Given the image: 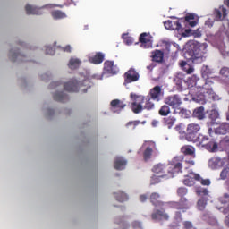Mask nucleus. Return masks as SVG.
<instances>
[{"label": "nucleus", "instance_id": "21", "mask_svg": "<svg viewBox=\"0 0 229 229\" xmlns=\"http://www.w3.org/2000/svg\"><path fill=\"white\" fill-rule=\"evenodd\" d=\"M151 55L152 62H157V64L164 62V51L157 49L152 51Z\"/></svg>", "mask_w": 229, "mask_h": 229}, {"label": "nucleus", "instance_id": "44", "mask_svg": "<svg viewBox=\"0 0 229 229\" xmlns=\"http://www.w3.org/2000/svg\"><path fill=\"white\" fill-rule=\"evenodd\" d=\"M122 38L127 46H131L133 44V38L129 37L128 34H123Z\"/></svg>", "mask_w": 229, "mask_h": 229}, {"label": "nucleus", "instance_id": "39", "mask_svg": "<svg viewBox=\"0 0 229 229\" xmlns=\"http://www.w3.org/2000/svg\"><path fill=\"white\" fill-rule=\"evenodd\" d=\"M80 64L81 62L79 59L72 58L69 61L68 67L72 70L78 69V67H80Z\"/></svg>", "mask_w": 229, "mask_h": 229}, {"label": "nucleus", "instance_id": "28", "mask_svg": "<svg viewBox=\"0 0 229 229\" xmlns=\"http://www.w3.org/2000/svg\"><path fill=\"white\" fill-rule=\"evenodd\" d=\"M181 151L182 153H183V155L192 157V158H196V149L192 146L185 145L182 147Z\"/></svg>", "mask_w": 229, "mask_h": 229}, {"label": "nucleus", "instance_id": "60", "mask_svg": "<svg viewBox=\"0 0 229 229\" xmlns=\"http://www.w3.org/2000/svg\"><path fill=\"white\" fill-rule=\"evenodd\" d=\"M191 30H189V29H186L185 30V33H182V37H189V35H191Z\"/></svg>", "mask_w": 229, "mask_h": 229}, {"label": "nucleus", "instance_id": "32", "mask_svg": "<svg viewBox=\"0 0 229 229\" xmlns=\"http://www.w3.org/2000/svg\"><path fill=\"white\" fill-rule=\"evenodd\" d=\"M199 81L205 83V80L199 79V77H198L196 74H193L190 79V82L192 83V87H195L196 89H201V84H199Z\"/></svg>", "mask_w": 229, "mask_h": 229}, {"label": "nucleus", "instance_id": "48", "mask_svg": "<svg viewBox=\"0 0 229 229\" xmlns=\"http://www.w3.org/2000/svg\"><path fill=\"white\" fill-rule=\"evenodd\" d=\"M131 226L133 229H142V222L133 221L131 223Z\"/></svg>", "mask_w": 229, "mask_h": 229}, {"label": "nucleus", "instance_id": "61", "mask_svg": "<svg viewBox=\"0 0 229 229\" xmlns=\"http://www.w3.org/2000/svg\"><path fill=\"white\" fill-rule=\"evenodd\" d=\"M147 69L148 71H153V69H155V64H150V65L147 66Z\"/></svg>", "mask_w": 229, "mask_h": 229}, {"label": "nucleus", "instance_id": "47", "mask_svg": "<svg viewBox=\"0 0 229 229\" xmlns=\"http://www.w3.org/2000/svg\"><path fill=\"white\" fill-rule=\"evenodd\" d=\"M219 201L223 205H225L226 203H229V194L225 193L224 196L219 199Z\"/></svg>", "mask_w": 229, "mask_h": 229}, {"label": "nucleus", "instance_id": "42", "mask_svg": "<svg viewBox=\"0 0 229 229\" xmlns=\"http://www.w3.org/2000/svg\"><path fill=\"white\" fill-rule=\"evenodd\" d=\"M52 17L54 19H65L66 15H65V13L57 10V11L52 12Z\"/></svg>", "mask_w": 229, "mask_h": 229}, {"label": "nucleus", "instance_id": "1", "mask_svg": "<svg viewBox=\"0 0 229 229\" xmlns=\"http://www.w3.org/2000/svg\"><path fill=\"white\" fill-rule=\"evenodd\" d=\"M183 157L178 156L172 159V161L166 165V171L168 174L174 176L178 173H182L183 169Z\"/></svg>", "mask_w": 229, "mask_h": 229}, {"label": "nucleus", "instance_id": "36", "mask_svg": "<svg viewBox=\"0 0 229 229\" xmlns=\"http://www.w3.org/2000/svg\"><path fill=\"white\" fill-rule=\"evenodd\" d=\"M126 108V103L124 100L115 99V113L120 114L122 110Z\"/></svg>", "mask_w": 229, "mask_h": 229}, {"label": "nucleus", "instance_id": "62", "mask_svg": "<svg viewBox=\"0 0 229 229\" xmlns=\"http://www.w3.org/2000/svg\"><path fill=\"white\" fill-rule=\"evenodd\" d=\"M225 223L227 226H229V215L225 217Z\"/></svg>", "mask_w": 229, "mask_h": 229}, {"label": "nucleus", "instance_id": "11", "mask_svg": "<svg viewBox=\"0 0 229 229\" xmlns=\"http://www.w3.org/2000/svg\"><path fill=\"white\" fill-rule=\"evenodd\" d=\"M194 180L197 182L201 181V176L198 174L190 173V175H186L185 179L183 180V184L187 187H192L194 185Z\"/></svg>", "mask_w": 229, "mask_h": 229}, {"label": "nucleus", "instance_id": "54", "mask_svg": "<svg viewBox=\"0 0 229 229\" xmlns=\"http://www.w3.org/2000/svg\"><path fill=\"white\" fill-rule=\"evenodd\" d=\"M147 200H148V195L142 194V195L140 196V201L141 203H145V201H147Z\"/></svg>", "mask_w": 229, "mask_h": 229}, {"label": "nucleus", "instance_id": "37", "mask_svg": "<svg viewBox=\"0 0 229 229\" xmlns=\"http://www.w3.org/2000/svg\"><path fill=\"white\" fill-rule=\"evenodd\" d=\"M194 14L191 13L185 16L184 22H189L191 28H194L198 24V21L194 20Z\"/></svg>", "mask_w": 229, "mask_h": 229}, {"label": "nucleus", "instance_id": "51", "mask_svg": "<svg viewBox=\"0 0 229 229\" xmlns=\"http://www.w3.org/2000/svg\"><path fill=\"white\" fill-rule=\"evenodd\" d=\"M46 55H55V48L51 47H47Z\"/></svg>", "mask_w": 229, "mask_h": 229}, {"label": "nucleus", "instance_id": "55", "mask_svg": "<svg viewBox=\"0 0 229 229\" xmlns=\"http://www.w3.org/2000/svg\"><path fill=\"white\" fill-rule=\"evenodd\" d=\"M61 49L64 53H71V45H67L66 47H61Z\"/></svg>", "mask_w": 229, "mask_h": 229}, {"label": "nucleus", "instance_id": "35", "mask_svg": "<svg viewBox=\"0 0 229 229\" xmlns=\"http://www.w3.org/2000/svg\"><path fill=\"white\" fill-rule=\"evenodd\" d=\"M181 67H182V70L184 72H186V74H192V72H194V66L187 64L185 61L181 63Z\"/></svg>", "mask_w": 229, "mask_h": 229}, {"label": "nucleus", "instance_id": "29", "mask_svg": "<svg viewBox=\"0 0 229 229\" xmlns=\"http://www.w3.org/2000/svg\"><path fill=\"white\" fill-rule=\"evenodd\" d=\"M229 132V123H224L215 129L216 135H226Z\"/></svg>", "mask_w": 229, "mask_h": 229}, {"label": "nucleus", "instance_id": "5", "mask_svg": "<svg viewBox=\"0 0 229 229\" xmlns=\"http://www.w3.org/2000/svg\"><path fill=\"white\" fill-rule=\"evenodd\" d=\"M205 52L201 51L200 47H194L193 51H192V55L191 57L190 58V60H191L192 64H203V62H205Z\"/></svg>", "mask_w": 229, "mask_h": 229}, {"label": "nucleus", "instance_id": "52", "mask_svg": "<svg viewBox=\"0 0 229 229\" xmlns=\"http://www.w3.org/2000/svg\"><path fill=\"white\" fill-rule=\"evenodd\" d=\"M188 164L189 165H194L196 163L194 162V157L190 158V159H185L183 160V164Z\"/></svg>", "mask_w": 229, "mask_h": 229}, {"label": "nucleus", "instance_id": "6", "mask_svg": "<svg viewBox=\"0 0 229 229\" xmlns=\"http://www.w3.org/2000/svg\"><path fill=\"white\" fill-rule=\"evenodd\" d=\"M142 148H145L143 152V159L145 162H148V160H149L153 155V149L157 148V144L153 141H146Z\"/></svg>", "mask_w": 229, "mask_h": 229}, {"label": "nucleus", "instance_id": "46", "mask_svg": "<svg viewBox=\"0 0 229 229\" xmlns=\"http://www.w3.org/2000/svg\"><path fill=\"white\" fill-rule=\"evenodd\" d=\"M139 124H140V121H139V120L131 121V122L127 123L126 128H130V126H132V130H135V128H137V126H139Z\"/></svg>", "mask_w": 229, "mask_h": 229}, {"label": "nucleus", "instance_id": "7", "mask_svg": "<svg viewBox=\"0 0 229 229\" xmlns=\"http://www.w3.org/2000/svg\"><path fill=\"white\" fill-rule=\"evenodd\" d=\"M153 37L150 33L143 32L140 35L139 42L141 44V47L144 49H149V47H153Z\"/></svg>", "mask_w": 229, "mask_h": 229}, {"label": "nucleus", "instance_id": "17", "mask_svg": "<svg viewBox=\"0 0 229 229\" xmlns=\"http://www.w3.org/2000/svg\"><path fill=\"white\" fill-rule=\"evenodd\" d=\"M103 74L107 76H114L115 74V70H114V61H106L104 63Z\"/></svg>", "mask_w": 229, "mask_h": 229}, {"label": "nucleus", "instance_id": "23", "mask_svg": "<svg viewBox=\"0 0 229 229\" xmlns=\"http://www.w3.org/2000/svg\"><path fill=\"white\" fill-rule=\"evenodd\" d=\"M115 200L118 203H126V201L130 200V195L126 191H118L115 195Z\"/></svg>", "mask_w": 229, "mask_h": 229}, {"label": "nucleus", "instance_id": "8", "mask_svg": "<svg viewBox=\"0 0 229 229\" xmlns=\"http://www.w3.org/2000/svg\"><path fill=\"white\" fill-rule=\"evenodd\" d=\"M173 208L176 210H182V212H187L191 208V202L187 198H181L178 202H172Z\"/></svg>", "mask_w": 229, "mask_h": 229}, {"label": "nucleus", "instance_id": "63", "mask_svg": "<svg viewBox=\"0 0 229 229\" xmlns=\"http://www.w3.org/2000/svg\"><path fill=\"white\" fill-rule=\"evenodd\" d=\"M223 214H229V207L223 209Z\"/></svg>", "mask_w": 229, "mask_h": 229}, {"label": "nucleus", "instance_id": "18", "mask_svg": "<svg viewBox=\"0 0 229 229\" xmlns=\"http://www.w3.org/2000/svg\"><path fill=\"white\" fill-rule=\"evenodd\" d=\"M151 99H153L151 97H140V101H141L144 110H153L155 104Z\"/></svg>", "mask_w": 229, "mask_h": 229}, {"label": "nucleus", "instance_id": "9", "mask_svg": "<svg viewBox=\"0 0 229 229\" xmlns=\"http://www.w3.org/2000/svg\"><path fill=\"white\" fill-rule=\"evenodd\" d=\"M165 103L172 108H178L182 105V98L179 95H171L165 99Z\"/></svg>", "mask_w": 229, "mask_h": 229}, {"label": "nucleus", "instance_id": "49", "mask_svg": "<svg viewBox=\"0 0 229 229\" xmlns=\"http://www.w3.org/2000/svg\"><path fill=\"white\" fill-rule=\"evenodd\" d=\"M228 176V169H223L221 174H220V178L222 180H226V177Z\"/></svg>", "mask_w": 229, "mask_h": 229}, {"label": "nucleus", "instance_id": "59", "mask_svg": "<svg viewBox=\"0 0 229 229\" xmlns=\"http://www.w3.org/2000/svg\"><path fill=\"white\" fill-rule=\"evenodd\" d=\"M208 83H212V81H208L205 79H204V82L203 81H199V85H201L202 87H207Z\"/></svg>", "mask_w": 229, "mask_h": 229}, {"label": "nucleus", "instance_id": "33", "mask_svg": "<svg viewBox=\"0 0 229 229\" xmlns=\"http://www.w3.org/2000/svg\"><path fill=\"white\" fill-rule=\"evenodd\" d=\"M27 15H40V9L33 7L30 4L25 6Z\"/></svg>", "mask_w": 229, "mask_h": 229}, {"label": "nucleus", "instance_id": "12", "mask_svg": "<svg viewBox=\"0 0 229 229\" xmlns=\"http://www.w3.org/2000/svg\"><path fill=\"white\" fill-rule=\"evenodd\" d=\"M64 90L66 92H78L79 90V85H78V80L72 79L70 81L65 82L64 85Z\"/></svg>", "mask_w": 229, "mask_h": 229}, {"label": "nucleus", "instance_id": "64", "mask_svg": "<svg viewBox=\"0 0 229 229\" xmlns=\"http://www.w3.org/2000/svg\"><path fill=\"white\" fill-rule=\"evenodd\" d=\"M212 133H214V130H212V128H209V129H208V135H209L210 137H212Z\"/></svg>", "mask_w": 229, "mask_h": 229}, {"label": "nucleus", "instance_id": "20", "mask_svg": "<svg viewBox=\"0 0 229 229\" xmlns=\"http://www.w3.org/2000/svg\"><path fill=\"white\" fill-rule=\"evenodd\" d=\"M228 15L226 8L224 6H220L218 9H215V17L216 21H223Z\"/></svg>", "mask_w": 229, "mask_h": 229}, {"label": "nucleus", "instance_id": "58", "mask_svg": "<svg viewBox=\"0 0 229 229\" xmlns=\"http://www.w3.org/2000/svg\"><path fill=\"white\" fill-rule=\"evenodd\" d=\"M205 25L208 26V28H212L214 26V21L208 20L206 21Z\"/></svg>", "mask_w": 229, "mask_h": 229}, {"label": "nucleus", "instance_id": "34", "mask_svg": "<svg viewBox=\"0 0 229 229\" xmlns=\"http://www.w3.org/2000/svg\"><path fill=\"white\" fill-rule=\"evenodd\" d=\"M116 223L120 226L121 229H129L130 228V224H128V220L125 216L117 218Z\"/></svg>", "mask_w": 229, "mask_h": 229}, {"label": "nucleus", "instance_id": "2", "mask_svg": "<svg viewBox=\"0 0 229 229\" xmlns=\"http://www.w3.org/2000/svg\"><path fill=\"white\" fill-rule=\"evenodd\" d=\"M201 130V126L198 123H190L187 126L185 139L188 142H194V140H198V131Z\"/></svg>", "mask_w": 229, "mask_h": 229}, {"label": "nucleus", "instance_id": "10", "mask_svg": "<svg viewBox=\"0 0 229 229\" xmlns=\"http://www.w3.org/2000/svg\"><path fill=\"white\" fill-rule=\"evenodd\" d=\"M200 94H203L205 99H214L216 101L217 98H219L216 93H214V89L212 88H207V86H201Z\"/></svg>", "mask_w": 229, "mask_h": 229}, {"label": "nucleus", "instance_id": "4", "mask_svg": "<svg viewBox=\"0 0 229 229\" xmlns=\"http://www.w3.org/2000/svg\"><path fill=\"white\" fill-rule=\"evenodd\" d=\"M182 22H185V20H183V18L180 20H176L175 21L168 20L165 21L164 24L166 30H170L171 31L176 30L179 33H182V31H183V27L182 26Z\"/></svg>", "mask_w": 229, "mask_h": 229}, {"label": "nucleus", "instance_id": "30", "mask_svg": "<svg viewBox=\"0 0 229 229\" xmlns=\"http://www.w3.org/2000/svg\"><path fill=\"white\" fill-rule=\"evenodd\" d=\"M55 101H59V103H65V101L69 100V96L64 93V91L55 92L53 96Z\"/></svg>", "mask_w": 229, "mask_h": 229}, {"label": "nucleus", "instance_id": "43", "mask_svg": "<svg viewBox=\"0 0 229 229\" xmlns=\"http://www.w3.org/2000/svg\"><path fill=\"white\" fill-rule=\"evenodd\" d=\"M187 188L185 187H180L177 189V195L179 196V198H185V196H187Z\"/></svg>", "mask_w": 229, "mask_h": 229}, {"label": "nucleus", "instance_id": "3", "mask_svg": "<svg viewBox=\"0 0 229 229\" xmlns=\"http://www.w3.org/2000/svg\"><path fill=\"white\" fill-rule=\"evenodd\" d=\"M124 78V85H128L130 83H135V81H139L140 75L138 73L135 68H130L123 75Z\"/></svg>", "mask_w": 229, "mask_h": 229}, {"label": "nucleus", "instance_id": "57", "mask_svg": "<svg viewBox=\"0 0 229 229\" xmlns=\"http://www.w3.org/2000/svg\"><path fill=\"white\" fill-rule=\"evenodd\" d=\"M217 117H219V114L216 113V111H214V114H210V119H212L213 121H216Z\"/></svg>", "mask_w": 229, "mask_h": 229}, {"label": "nucleus", "instance_id": "15", "mask_svg": "<svg viewBox=\"0 0 229 229\" xmlns=\"http://www.w3.org/2000/svg\"><path fill=\"white\" fill-rule=\"evenodd\" d=\"M152 171L153 173H156V174H160L159 176L161 178H164V176H167V174H169L167 173V165L162 164H157L154 165Z\"/></svg>", "mask_w": 229, "mask_h": 229}, {"label": "nucleus", "instance_id": "26", "mask_svg": "<svg viewBox=\"0 0 229 229\" xmlns=\"http://www.w3.org/2000/svg\"><path fill=\"white\" fill-rule=\"evenodd\" d=\"M151 217L154 221L157 219H165V221L169 220V215L162 210H157L155 213H152Z\"/></svg>", "mask_w": 229, "mask_h": 229}, {"label": "nucleus", "instance_id": "24", "mask_svg": "<svg viewBox=\"0 0 229 229\" xmlns=\"http://www.w3.org/2000/svg\"><path fill=\"white\" fill-rule=\"evenodd\" d=\"M192 115L195 119H198L199 121H203V119H205V107H196L193 110Z\"/></svg>", "mask_w": 229, "mask_h": 229}, {"label": "nucleus", "instance_id": "22", "mask_svg": "<svg viewBox=\"0 0 229 229\" xmlns=\"http://www.w3.org/2000/svg\"><path fill=\"white\" fill-rule=\"evenodd\" d=\"M201 76L203 80H207L208 81L209 78H214V71H212L208 65H203L201 68Z\"/></svg>", "mask_w": 229, "mask_h": 229}, {"label": "nucleus", "instance_id": "19", "mask_svg": "<svg viewBox=\"0 0 229 229\" xmlns=\"http://www.w3.org/2000/svg\"><path fill=\"white\" fill-rule=\"evenodd\" d=\"M131 110L134 114H140L144 110V106L142 101H140V97H137L136 100L131 103Z\"/></svg>", "mask_w": 229, "mask_h": 229}, {"label": "nucleus", "instance_id": "50", "mask_svg": "<svg viewBox=\"0 0 229 229\" xmlns=\"http://www.w3.org/2000/svg\"><path fill=\"white\" fill-rule=\"evenodd\" d=\"M197 194L199 196H201V194H203L204 196H207V195H208V190H207V189L197 190Z\"/></svg>", "mask_w": 229, "mask_h": 229}, {"label": "nucleus", "instance_id": "27", "mask_svg": "<svg viewBox=\"0 0 229 229\" xmlns=\"http://www.w3.org/2000/svg\"><path fill=\"white\" fill-rule=\"evenodd\" d=\"M150 203L154 205V207H162L163 203L160 201V193L153 192L149 197Z\"/></svg>", "mask_w": 229, "mask_h": 229}, {"label": "nucleus", "instance_id": "25", "mask_svg": "<svg viewBox=\"0 0 229 229\" xmlns=\"http://www.w3.org/2000/svg\"><path fill=\"white\" fill-rule=\"evenodd\" d=\"M217 148H219V145L216 142L215 139L208 140L206 147H204V148L207 149V151H209V153H216V151H217Z\"/></svg>", "mask_w": 229, "mask_h": 229}, {"label": "nucleus", "instance_id": "56", "mask_svg": "<svg viewBox=\"0 0 229 229\" xmlns=\"http://www.w3.org/2000/svg\"><path fill=\"white\" fill-rule=\"evenodd\" d=\"M183 225H184V228L192 229V223L191 222L186 221V222H184Z\"/></svg>", "mask_w": 229, "mask_h": 229}, {"label": "nucleus", "instance_id": "16", "mask_svg": "<svg viewBox=\"0 0 229 229\" xmlns=\"http://www.w3.org/2000/svg\"><path fill=\"white\" fill-rule=\"evenodd\" d=\"M128 165V160L123 157H116L115 158V169L116 171H124Z\"/></svg>", "mask_w": 229, "mask_h": 229}, {"label": "nucleus", "instance_id": "13", "mask_svg": "<svg viewBox=\"0 0 229 229\" xmlns=\"http://www.w3.org/2000/svg\"><path fill=\"white\" fill-rule=\"evenodd\" d=\"M103 62H105V54H103V52H97L95 55L89 57V63L94 64V65H99V64H103Z\"/></svg>", "mask_w": 229, "mask_h": 229}, {"label": "nucleus", "instance_id": "40", "mask_svg": "<svg viewBox=\"0 0 229 229\" xmlns=\"http://www.w3.org/2000/svg\"><path fill=\"white\" fill-rule=\"evenodd\" d=\"M169 114H171V108L165 105L162 106L159 110V115L165 117L166 115H169Z\"/></svg>", "mask_w": 229, "mask_h": 229}, {"label": "nucleus", "instance_id": "41", "mask_svg": "<svg viewBox=\"0 0 229 229\" xmlns=\"http://www.w3.org/2000/svg\"><path fill=\"white\" fill-rule=\"evenodd\" d=\"M10 56H11V58H12V62H16L17 61V59L18 60H21V62H24V60H22V55L21 54V53H19V52H13L12 50H11V52H10Z\"/></svg>", "mask_w": 229, "mask_h": 229}, {"label": "nucleus", "instance_id": "45", "mask_svg": "<svg viewBox=\"0 0 229 229\" xmlns=\"http://www.w3.org/2000/svg\"><path fill=\"white\" fill-rule=\"evenodd\" d=\"M197 207L199 210H205V208L207 207V201L204 199H200L197 203Z\"/></svg>", "mask_w": 229, "mask_h": 229}, {"label": "nucleus", "instance_id": "38", "mask_svg": "<svg viewBox=\"0 0 229 229\" xmlns=\"http://www.w3.org/2000/svg\"><path fill=\"white\" fill-rule=\"evenodd\" d=\"M197 140L201 148H205L208 142V137L203 134H199V136L197 137Z\"/></svg>", "mask_w": 229, "mask_h": 229}, {"label": "nucleus", "instance_id": "31", "mask_svg": "<svg viewBox=\"0 0 229 229\" xmlns=\"http://www.w3.org/2000/svg\"><path fill=\"white\" fill-rule=\"evenodd\" d=\"M175 123H176V118L174 116H168L163 119V124L164 126H166L168 130H171V128L174 126Z\"/></svg>", "mask_w": 229, "mask_h": 229}, {"label": "nucleus", "instance_id": "14", "mask_svg": "<svg viewBox=\"0 0 229 229\" xmlns=\"http://www.w3.org/2000/svg\"><path fill=\"white\" fill-rule=\"evenodd\" d=\"M149 94L150 98H152L154 101H160L162 96H164L162 93V88L160 86H155L150 89Z\"/></svg>", "mask_w": 229, "mask_h": 229}, {"label": "nucleus", "instance_id": "53", "mask_svg": "<svg viewBox=\"0 0 229 229\" xmlns=\"http://www.w3.org/2000/svg\"><path fill=\"white\" fill-rule=\"evenodd\" d=\"M201 185L208 186L210 185V179H200Z\"/></svg>", "mask_w": 229, "mask_h": 229}]
</instances>
